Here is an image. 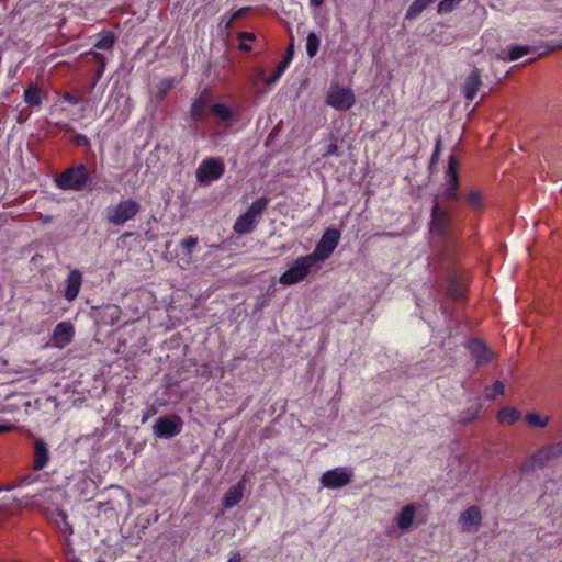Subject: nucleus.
Returning <instances> with one entry per match:
<instances>
[{"label": "nucleus", "mask_w": 562, "mask_h": 562, "mask_svg": "<svg viewBox=\"0 0 562 562\" xmlns=\"http://www.w3.org/2000/svg\"><path fill=\"white\" fill-rule=\"evenodd\" d=\"M482 522V516L477 506L465 509L459 518L462 531H477Z\"/></svg>", "instance_id": "15"}, {"label": "nucleus", "mask_w": 562, "mask_h": 562, "mask_svg": "<svg viewBox=\"0 0 562 562\" xmlns=\"http://www.w3.org/2000/svg\"><path fill=\"white\" fill-rule=\"evenodd\" d=\"M3 490L9 491L10 487H3ZM0 491H2V487L0 488Z\"/></svg>", "instance_id": "49"}, {"label": "nucleus", "mask_w": 562, "mask_h": 562, "mask_svg": "<svg viewBox=\"0 0 562 562\" xmlns=\"http://www.w3.org/2000/svg\"><path fill=\"white\" fill-rule=\"evenodd\" d=\"M520 418V412L510 406H506L499 409L497 419L503 425H513Z\"/></svg>", "instance_id": "26"}, {"label": "nucleus", "mask_w": 562, "mask_h": 562, "mask_svg": "<svg viewBox=\"0 0 562 562\" xmlns=\"http://www.w3.org/2000/svg\"><path fill=\"white\" fill-rule=\"evenodd\" d=\"M46 515L59 532L66 536L72 535V527L67 520V515L61 509L55 508L52 513L47 512Z\"/></svg>", "instance_id": "19"}, {"label": "nucleus", "mask_w": 562, "mask_h": 562, "mask_svg": "<svg viewBox=\"0 0 562 562\" xmlns=\"http://www.w3.org/2000/svg\"><path fill=\"white\" fill-rule=\"evenodd\" d=\"M71 562H81L79 559H75Z\"/></svg>", "instance_id": "50"}, {"label": "nucleus", "mask_w": 562, "mask_h": 562, "mask_svg": "<svg viewBox=\"0 0 562 562\" xmlns=\"http://www.w3.org/2000/svg\"><path fill=\"white\" fill-rule=\"evenodd\" d=\"M525 420L531 427L544 428L549 425L550 417L531 412L525 415Z\"/></svg>", "instance_id": "28"}, {"label": "nucleus", "mask_w": 562, "mask_h": 562, "mask_svg": "<svg viewBox=\"0 0 562 562\" xmlns=\"http://www.w3.org/2000/svg\"><path fill=\"white\" fill-rule=\"evenodd\" d=\"M198 244V238L195 237H188V238H184L182 241H181V247L182 249L188 254L190 255L192 249L196 246Z\"/></svg>", "instance_id": "35"}, {"label": "nucleus", "mask_w": 562, "mask_h": 562, "mask_svg": "<svg viewBox=\"0 0 562 562\" xmlns=\"http://www.w3.org/2000/svg\"><path fill=\"white\" fill-rule=\"evenodd\" d=\"M474 418V416L470 417V418H463V422H470Z\"/></svg>", "instance_id": "47"}, {"label": "nucleus", "mask_w": 562, "mask_h": 562, "mask_svg": "<svg viewBox=\"0 0 562 562\" xmlns=\"http://www.w3.org/2000/svg\"><path fill=\"white\" fill-rule=\"evenodd\" d=\"M154 434L159 438H171L180 434L182 420L178 416L159 417L154 424Z\"/></svg>", "instance_id": "11"}, {"label": "nucleus", "mask_w": 562, "mask_h": 562, "mask_svg": "<svg viewBox=\"0 0 562 562\" xmlns=\"http://www.w3.org/2000/svg\"><path fill=\"white\" fill-rule=\"evenodd\" d=\"M106 108L109 110L114 109V114H116V121L125 122L131 113V109L128 106V98L124 94H117L115 97L110 98Z\"/></svg>", "instance_id": "16"}, {"label": "nucleus", "mask_w": 562, "mask_h": 562, "mask_svg": "<svg viewBox=\"0 0 562 562\" xmlns=\"http://www.w3.org/2000/svg\"><path fill=\"white\" fill-rule=\"evenodd\" d=\"M532 52H535V48L531 46L512 45L506 53L504 52L503 55H501V58L503 60L514 61Z\"/></svg>", "instance_id": "24"}, {"label": "nucleus", "mask_w": 562, "mask_h": 562, "mask_svg": "<svg viewBox=\"0 0 562 562\" xmlns=\"http://www.w3.org/2000/svg\"><path fill=\"white\" fill-rule=\"evenodd\" d=\"M492 389L493 393L486 395L488 400H493L496 395H502L505 392V386L501 381H495Z\"/></svg>", "instance_id": "36"}, {"label": "nucleus", "mask_w": 562, "mask_h": 562, "mask_svg": "<svg viewBox=\"0 0 562 562\" xmlns=\"http://www.w3.org/2000/svg\"><path fill=\"white\" fill-rule=\"evenodd\" d=\"M449 292L451 293V295L453 297H460L461 296V292L460 291H457V290H453V289H449Z\"/></svg>", "instance_id": "46"}, {"label": "nucleus", "mask_w": 562, "mask_h": 562, "mask_svg": "<svg viewBox=\"0 0 562 562\" xmlns=\"http://www.w3.org/2000/svg\"><path fill=\"white\" fill-rule=\"evenodd\" d=\"M237 37L240 41L239 49L243 52H250L251 47L247 43L255 41L256 35L250 32H240Z\"/></svg>", "instance_id": "33"}, {"label": "nucleus", "mask_w": 562, "mask_h": 562, "mask_svg": "<svg viewBox=\"0 0 562 562\" xmlns=\"http://www.w3.org/2000/svg\"><path fill=\"white\" fill-rule=\"evenodd\" d=\"M293 53H294V45H293V42L290 43L289 47H288V50H286V54L284 56V58L282 59V61L278 65L279 67H281V70H285L292 58H293Z\"/></svg>", "instance_id": "34"}, {"label": "nucleus", "mask_w": 562, "mask_h": 562, "mask_svg": "<svg viewBox=\"0 0 562 562\" xmlns=\"http://www.w3.org/2000/svg\"><path fill=\"white\" fill-rule=\"evenodd\" d=\"M468 205L472 210H481L484 207V200L482 192L477 189H472L469 191V193L465 196Z\"/></svg>", "instance_id": "29"}, {"label": "nucleus", "mask_w": 562, "mask_h": 562, "mask_svg": "<svg viewBox=\"0 0 562 562\" xmlns=\"http://www.w3.org/2000/svg\"><path fill=\"white\" fill-rule=\"evenodd\" d=\"M339 240L340 232L335 228H328L316 244L314 251L308 256L315 260L316 265H319L330 257Z\"/></svg>", "instance_id": "7"}, {"label": "nucleus", "mask_w": 562, "mask_h": 562, "mask_svg": "<svg viewBox=\"0 0 562 562\" xmlns=\"http://www.w3.org/2000/svg\"><path fill=\"white\" fill-rule=\"evenodd\" d=\"M353 470L351 468L338 467L324 472L319 479L323 487L335 490L350 484L353 480Z\"/></svg>", "instance_id": "9"}, {"label": "nucleus", "mask_w": 562, "mask_h": 562, "mask_svg": "<svg viewBox=\"0 0 562 562\" xmlns=\"http://www.w3.org/2000/svg\"><path fill=\"white\" fill-rule=\"evenodd\" d=\"M74 142L76 143V145L78 146H85V147H88L90 145V140L89 138L86 136V135H82V134H78L75 136V139Z\"/></svg>", "instance_id": "39"}, {"label": "nucleus", "mask_w": 562, "mask_h": 562, "mask_svg": "<svg viewBox=\"0 0 562 562\" xmlns=\"http://www.w3.org/2000/svg\"><path fill=\"white\" fill-rule=\"evenodd\" d=\"M115 42V36L112 32L104 33L95 43L94 47L98 49H110Z\"/></svg>", "instance_id": "31"}, {"label": "nucleus", "mask_w": 562, "mask_h": 562, "mask_svg": "<svg viewBox=\"0 0 562 562\" xmlns=\"http://www.w3.org/2000/svg\"><path fill=\"white\" fill-rule=\"evenodd\" d=\"M210 109V99L206 94H201L191 105L190 114L195 121L203 120Z\"/></svg>", "instance_id": "22"}, {"label": "nucleus", "mask_w": 562, "mask_h": 562, "mask_svg": "<svg viewBox=\"0 0 562 562\" xmlns=\"http://www.w3.org/2000/svg\"><path fill=\"white\" fill-rule=\"evenodd\" d=\"M459 176H458V160L451 155L449 157L448 168L445 176V190L443 199L447 201L459 200Z\"/></svg>", "instance_id": "10"}, {"label": "nucleus", "mask_w": 562, "mask_h": 562, "mask_svg": "<svg viewBox=\"0 0 562 562\" xmlns=\"http://www.w3.org/2000/svg\"><path fill=\"white\" fill-rule=\"evenodd\" d=\"M450 223V215L447 210L442 209L436 196L432 201L430 231L435 234L442 235L447 232Z\"/></svg>", "instance_id": "12"}, {"label": "nucleus", "mask_w": 562, "mask_h": 562, "mask_svg": "<svg viewBox=\"0 0 562 562\" xmlns=\"http://www.w3.org/2000/svg\"><path fill=\"white\" fill-rule=\"evenodd\" d=\"M321 38L314 32H310L306 36V54L310 58H313L319 48Z\"/></svg>", "instance_id": "30"}, {"label": "nucleus", "mask_w": 562, "mask_h": 562, "mask_svg": "<svg viewBox=\"0 0 562 562\" xmlns=\"http://www.w3.org/2000/svg\"><path fill=\"white\" fill-rule=\"evenodd\" d=\"M313 8H319L324 4L325 0H308Z\"/></svg>", "instance_id": "44"}, {"label": "nucleus", "mask_w": 562, "mask_h": 562, "mask_svg": "<svg viewBox=\"0 0 562 562\" xmlns=\"http://www.w3.org/2000/svg\"><path fill=\"white\" fill-rule=\"evenodd\" d=\"M269 200L267 198H259L249 206V209L241 214L234 223V231L238 234H247L252 232L258 218L267 209Z\"/></svg>", "instance_id": "3"}, {"label": "nucleus", "mask_w": 562, "mask_h": 562, "mask_svg": "<svg viewBox=\"0 0 562 562\" xmlns=\"http://www.w3.org/2000/svg\"><path fill=\"white\" fill-rule=\"evenodd\" d=\"M245 492V482L239 481L235 485L228 488L223 497V506L225 508H231L237 505L244 496Z\"/></svg>", "instance_id": "20"}, {"label": "nucleus", "mask_w": 562, "mask_h": 562, "mask_svg": "<svg viewBox=\"0 0 562 562\" xmlns=\"http://www.w3.org/2000/svg\"><path fill=\"white\" fill-rule=\"evenodd\" d=\"M337 150H338V147L336 144L334 143H330L326 146V149L325 151L323 153V156L326 157V156H330V155H336L337 154Z\"/></svg>", "instance_id": "40"}, {"label": "nucleus", "mask_w": 562, "mask_h": 562, "mask_svg": "<svg viewBox=\"0 0 562 562\" xmlns=\"http://www.w3.org/2000/svg\"><path fill=\"white\" fill-rule=\"evenodd\" d=\"M12 429H13L12 425H9V424L0 425V432H7V431H10Z\"/></svg>", "instance_id": "45"}, {"label": "nucleus", "mask_w": 562, "mask_h": 562, "mask_svg": "<svg viewBox=\"0 0 562 562\" xmlns=\"http://www.w3.org/2000/svg\"><path fill=\"white\" fill-rule=\"evenodd\" d=\"M482 85L481 74L477 68L471 70L464 83V97L467 100H473Z\"/></svg>", "instance_id": "21"}, {"label": "nucleus", "mask_w": 562, "mask_h": 562, "mask_svg": "<svg viewBox=\"0 0 562 562\" xmlns=\"http://www.w3.org/2000/svg\"><path fill=\"white\" fill-rule=\"evenodd\" d=\"M562 456V442L546 446L533 453L521 464V471L527 472L536 468H544Z\"/></svg>", "instance_id": "5"}, {"label": "nucleus", "mask_w": 562, "mask_h": 562, "mask_svg": "<svg viewBox=\"0 0 562 562\" xmlns=\"http://www.w3.org/2000/svg\"><path fill=\"white\" fill-rule=\"evenodd\" d=\"M48 450L43 440H36L34 445V469L41 470L48 462Z\"/></svg>", "instance_id": "23"}, {"label": "nucleus", "mask_w": 562, "mask_h": 562, "mask_svg": "<svg viewBox=\"0 0 562 562\" xmlns=\"http://www.w3.org/2000/svg\"><path fill=\"white\" fill-rule=\"evenodd\" d=\"M23 99L30 106H40L42 104V93L40 89L33 85L24 90Z\"/></svg>", "instance_id": "27"}, {"label": "nucleus", "mask_w": 562, "mask_h": 562, "mask_svg": "<svg viewBox=\"0 0 562 562\" xmlns=\"http://www.w3.org/2000/svg\"><path fill=\"white\" fill-rule=\"evenodd\" d=\"M75 336V327L70 322L58 323L53 331L50 342L53 347L63 349L68 346Z\"/></svg>", "instance_id": "13"}, {"label": "nucleus", "mask_w": 562, "mask_h": 562, "mask_svg": "<svg viewBox=\"0 0 562 562\" xmlns=\"http://www.w3.org/2000/svg\"><path fill=\"white\" fill-rule=\"evenodd\" d=\"M81 284L82 273L77 269L71 270L66 279L65 299L69 302L74 301L81 289Z\"/></svg>", "instance_id": "17"}, {"label": "nucleus", "mask_w": 562, "mask_h": 562, "mask_svg": "<svg viewBox=\"0 0 562 562\" xmlns=\"http://www.w3.org/2000/svg\"><path fill=\"white\" fill-rule=\"evenodd\" d=\"M325 102L335 110L346 111L355 105L356 95L351 88L331 85L326 93Z\"/></svg>", "instance_id": "6"}, {"label": "nucleus", "mask_w": 562, "mask_h": 562, "mask_svg": "<svg viewBox=\"0 0 562 562\" xmlns=\"http://www.w3.org/2000/svg\"><path fill=\"white\" fill-rule=\"evenodd\" d=\"M246 11V8H243V9H239L237 11H235L234 13H232L231 18L228 21L225 22V29H229L232 23L237 19L239 18L244 12Z\"/></svg>", "instance_id": "38"}, {"label": "nucleus", "mask_w": 562, "mask_h": 562, "mask_svg": "<svg viewBox=\"0 0 562 562\" xmlns=\"http://www.w3.org/2000/svg\"><path fill=\"white\" fill-rule=\"evenodd\" d=\"M225 171V165L220 158H206L199 165L195 177L200 184H209L218 180Z\"/></svg>", "instance_id": "8"}, {"label": "nucleus", "mask_w": 562, "mask_h": 562, "mask_svg": "<svg viewBox=\"0 0 562 562\" xmlns=\"http://www.w3.org/2000/svg\"><path fill=\"white\" fill-rule=\"evenodd\" d=\"M415 517H416V506L414 504H406L405 506L402 507L400 513L396 515L395 521H396L397 527L402 531H407L412 527V525L415 520Z\"/></svg>", "instance_id": "18"}, {"label": "nucleus", "mask_w": 562, "mask_h": 562, "mask_svg": "<svg viewBox=\"0 0 562 562\" xmlns=\"http://www.w3.org/2000/svg\"><path fill=\"white\" fill-rule=\"evenodd\" d=\"M64 100L71 103V104H77L79 103V98L75 94H70V93H66L64 95Z\"/></svg>", "instance_id": "41"}, {"label": "nucleus", "mask_w": 562, "mask_h": 562, "mask_svg": "<svg viewBox=\"0 0 562 562\" xmlns=\"http://www.w3.org/2000/svg\"><path fill=\"white\" fill-rule=\"evenodd\" d=\"M45 494H47V498L49 501H52V503L54 504L55 503L54 498H55V496L57 494V491L56 490H49V491H46Z\"/></svg>", "instance_id": "43"}, {"label": "nucleus", "mask_w": 562, "mask_h": 562, "mask_svg": "<svg viewBox=\"0 0 562 562\" xmlns=\"http://www.w3.org/2000/svg\"><path fill=\"white\" fill-rule=\"evenodd\" d=\"M170 88V85L166 86V89L164 90V93Z\"/></svg>", "instance_id": "48"}, {"label": "nucleus", "mask_w": 562, "mask_h": 562, "mask_svg": "<svg viewBox=\"0 0 562 562\" xmlns=\"http://www.w3.org/2000/svg\"><path fill=\"white\" fill-rule=\"evenodd\" d=\"M321 265L308 255L297 257L292 265L280 276L279 283L290 286L304 281L312 272L318 271Z\"/></svg>", "instance_id": "1"}, {"label": "nucleus", "mask_w": 562, "mask_h": 562, "mask_svg": "<svg viewBox=\"0 0 562 562\" xmlns=\"http://www.w3.org/2000/svg\"><path fill=\"white\" fill-rule=\"evenodd\" d=\"M90 180V175L85 165L71 167L63 171L56 179L58 188L63 190L82 191Z\"/></svg>", "instance_id": "2"}, {"label": "nucleus", "mask_w": 562, "mask_h": 562, "mask_svg": "<svg viewBox=\"0 0 562 562\" xmlns=\"http://www.w3.org/2000/svg\"><path fill=\"white\" fill-rule=\"evenodd\" d=\"M284 71L285 70H281V67L277 66V69L273 72V75L270 77H266L265 70L260 68L258 69V79L263 81L266 85H273L280 79Z\"/></svg>", "instance_id": "32"}, {"label": "nucleus", "mask_w": 562, "mask_h": 562, "mask_svg": "<svg viewBox=\"0 0 562 562\" xmlns=\"http://www.w3.org/2000/svg\"><path fill=\"white\" fill-rule=\"evenodd\" d=\"M440 151H441V139L438 137L436 139L435 150H434V153L431 155V159H430L431 165L439 160Z\"/></svg>", "instance_id": "37"}, {"label": "nucleus", "mask_w": 562, "mask_h": 562, "mask_svg": "<svg viewBox=\"0 0 562 562\" xmlns=\"http://www.w3.org/2000/svg\"><path fill=\"white\" fill-rule=\"evenodd\" d=\"M140 210L138 202L127 199L123 200L116 205L106 209V221L115 226H121L127 221L134 218Z\"/></svg>", "instance_id": "4"}, {"label": "nucleus", "mask_w": 562, "mask_h": 562, "mask_svg": "<svg viewBox=\"0 0 562 562\" xmlns=\"http://www.w3.org/2000/svg\"><path fill=\"white\" fill-rule=\"evenodd\" d=\"M467 347L477 366L486 364L495 357V353L479 339L469 340Z\"/></svg>", "instance_id": "14"}, {"label": "nucleus", "mask_w": 562, "mask_h": 562, "mask_svg": "<svg viewBox=\"0 0 562 562\" xmlns=\"http://www.w3.org/2000/svg\"><path fill=\"white\" fill-rule=\"evenodd\" d=\"M227 562H241V554L239 552H233Z\"/></svg>", "instance_id": "42"}, {"label": "nucleus", "mask_w": 562, "mask_h": 562, "mask_svg": "<svg viewBox=\"0 0 562 562\" xmlns=\"http://www.w3.org/2000/svg\"><path fill=\"white\" fill-rule=\"evenodd\" d=\"M211 111L216 116L217 121L224 125V127L229 125V122L233 119V112L228 106L222 103H215L211 106Z\"/></svg>", "instance_id": "25"}]
</instances>
